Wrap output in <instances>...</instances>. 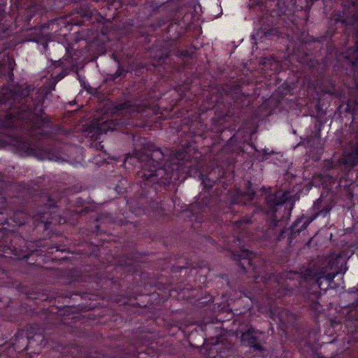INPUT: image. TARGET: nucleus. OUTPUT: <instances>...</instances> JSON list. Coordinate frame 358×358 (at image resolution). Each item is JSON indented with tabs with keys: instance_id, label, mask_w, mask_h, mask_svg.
<instances>
[{
	"instance_id": "nucleus-1",
	"label": "nucleus",
	"mask_w": 358,
	"mask_h": 358,
	"mask_svg": "<svg viewBox=\"0 0 358 358\" xmlns=\"http://www.w3.org/2000/svg\"><path fill=\"white\" fill-rule=\"evenodd\" d=\"M185 154L182 152L175 153L171 158L169 162H166L162 169H157L164 157V152L159 149H155L150 153L141 155L139 158L142 163V172L141 177L146 180L157 176L164 172L166 175V180H171L173 178L179 177L178 171L182 170L185 164L184 161Z\"/></svg>"
},
{
	"instance_id": "nucleus-2",
	"label": "nucleus",
	"mask_w": 358,
	"mask_h": 358,
	"mask_svg": "<svg viewBox=\"0 0 358 358\" xmlns=\"http://www.w3.org/2000/svg\"><path fill=\"white\" fill-rule=\"evenodd\" d=\"M304 275L307 280H313L320 287H322L323 280H325L327 282V287L324 289H326L336 277V273H328L326 269L323 268L318 273L308 271Z\"/></svg>"
},
{
	"instance_id": "nucleus-3",
	"label": "nucleus",
	"mask_w": 358,
	"mask_h": 358,
	"mask_svg": "<svg viewBox=\"0 0 358 358\" xmlns=\"http://www.w3.org/2000/svg\"><path fill=\"white\" fill-rule=\"evenodd\" d=\"M115 123L112 120L93 123L86 130L87 136L97 139L99 134L106 133L109 130H113L115 129Z\"/></svg>"
},
{
	"instance_id": "nucleus-4",
	"label": "nucleus",
	"mask_w": 358,
	"mask_h": 358,
	"mask_svg": "<svg viewBox=\"0 0 358 358\" xmlns=\"http://www.w3.org/2000/svg\"><path fill=\"white\" fill-rule=\"evenodd\" d=\"M241 342L245 345L253 348L255 350L262 351L263 348L257 342V333L255 331H248L242 334Z\"/></svg>"
},
{
	"instance_id": "nucleus-5",
	"label": "nucleus",
	"mask_w": 358,
	"mask_h": 358,
	"mask_svg": "<svg viewBox=\"0 0 358 358\" xmlns=\"http://www.w3.org/2000/svg\"><path fill=\"white\" fill-rule=\"evenodd\" d=\"M141 111H142L141 108L136 105H131L129 103H124L117 106L116 107V112L120 115H125L127 113H131L134 112L138 113Z\"/></svg>"
},
{
	"instance_id": "nucleus-6",
	"label": "nucleus",
	"mask_w": 358,
	"mask_h": 358,
	"mask_svg": "<svg viewBox=\"0 0 358 358\" xmlns=\"http://www.w3.org/2000/svg\"><path fill=\"white\" fill-rule=\"evenodd\" d=\"M340 162L349 167H354L358 164V153H350L345 155Z\"/></svg>"
},
{
	"instance_id": "nucleus-7",
	"label": "nucleus",
	"mask_w": 358,
	"mask_h": 358,
	"mask_svg": "<svg viewBox=\"0 0 358 358\" xmlns=\"http://www.w3.org/2000/svg\"><path fill=\"white\" fill-rule=\"evenodd\" d=\"M254 195H255V192L252 189H250V188H248V190L246 192V196L248 197V199H250V200L252 199V197Z\"/></svg>"
},
{
	"instance_id": "nucleus-8",
	"label": "nucleus",
	"mask_w": 358,
	"mask_h": 358,
	"mask_svg": "<svg viewBox=\"0 0 358 358\" xmlns=\"http://www.w3.org/2000/svg\"><path fill=\"white\" fill-rule=\"evenodd\" d=\"M250 220L248 219H243V220H238L236 222V225H237V227H239V225L242 224L243 223H248L249 222Z\"/></svg>"
},
{
	"instance_id": "nucleus-9",
	"label": "nucleus",
	"mask_w": 358,
	"mask_h": 358,
	"mask_svg": "<svg viewBox=\"0 0 358 358\" xmlns=\"http://www.w3.org/2000/svg\"><path fill=\"white\" fill-rule=\"evenodd\" d=\"M350 51H352L353 53V58L357 59L358 58V50L357 48H354L350 50Z\"/></svg>"
},
{
	"instance_id": "nucleus-10",
	"label": "nucleus",
	"mask_w": 358,
	"mask_h": 358,
	"mask_svg": "<svg viewBox=\"0 0 358 358\" xmlns=\"http://www.w3.org/2000/svg\"><path fill=\"white\" fill-rule=\"evenodd\" d=\"M283 201H278L274 202L275 206H279L280 205Z\"/></svg>"
},
{
	"instance_id": "nucleus-11",
	"label": "nucleus",
	"mask_w": 358,
	"mask_h": 358,
	"mask_svg": "<svg viewBox=\"0 0 358 358\" xmlns=\"http://www.w3.org/2000/svg\"><path fill=\"white\" fill-rule=\"evenodd\" d=\"M245 261L248 263V264L250 265V260L248 259H245Z\"/></svg>"
},
{
	"instance_id": "nucleus-12",
	"label": "nucleus",
	"mask_w": 358,
	"mask_h": 358,
	"mask_svg": "<svg viewBox=\"0 0 358 358\" xmlns=\"http://www.w3.org/2000/svg\"><path fill=\"white\" fill-rule=\"evenodd\" d=\"M241 266L243 267L244 269H246L245 266V263H242V262H240Z\"/></svg>"
},
{
	"instance_id": "nucleus-13",
	"label": "nucleus",
	"mask_w": 358,
	"mask_h": 358,
	"mask_svg": "<svg viewBox=\"0 0 358 358\" xmlns=\"http://www.w3.org/2000/svg\"><path fill=\"white\" fill-rule=\"evenodd\" d=\"M244 253H245V255L248 256V251H245L243 252Z\"/></svg>"
},
{
	"instance_id": "nucleus-14",
	"label": "nucleus",
	"mask_w": 358,
	"mask_h": 358,
	"mask_svg": "<svg viewBox=\"0 0 358 358\" xmlns=\"http://www.w3.org/2000/svg\"><path fill=\"white\" fill-rule=\"evenodd\" d=\"M271 200H273V199H272V197H270V198L268 199V201H271Z\"/></svg>"
}]
</instances>
